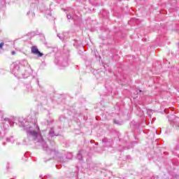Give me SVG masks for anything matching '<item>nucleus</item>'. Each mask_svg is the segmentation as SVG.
<instances>
[{"mask_svg":"<svg viewBox=\"0 0 179 179\" xmlns=\"http://www.w3.org/2000/svg\"><path fill=\"white\" fill-rule=\"evenodd\" d=\"M0 136H1V132H0Z\"/></svg>","mask_w":179,"mask_h":179,"instance_id":"13","label":"nucleus"},{"mask_svg":"<svg viewBox=\"0 0 179 179\" xmlns=\"http://www.w3.org/2000/svg\"><path fill=\"white\" fill-rule=\"evenodd\" d=\"M21 125L23 127L24 131H26L27 136L32 137V140L34 142H35V143H37V142L41 143L44 150H47L48 153H50V155L55 153V150L48 149V146L45 142H44L43 136H41V132L40 131V127H38V124L26 122L25 123H22Z\"/></svg>","mask_w":179,"mask_h":179,"instance_id":"1","label":"nucleus"},{"mask_svg":"<svg viewBox=\"0 0 179 179\" xmlns=\"http://www.w3.org/2000/svg\"><path fill=\"white\" fill-rule=\"evenodd\" d=\"M22 62H25V63H27V62H26V61H24V60H22Z\"/></svg>","mask_w":179,"mask_h":179,"instance_id":"11","label":"nucleus"},{"mask_svg":"<svg viewBox=\"0 0 179 179\" xmlns=\"http://www.w3.org/2000/svg\"><path fill=\"white\" fill-rule=\"evenodd\" d=\"M62 66H68V61H64L61 64Z\"/></svg>","mask_w":179,"mask_h":179,"instance_id":"6","label":"nucleus"},{"mask_svg":"<svg viewBox=\"0 0 179 179\" xmlns=\"http://www.w3.org/2000/svg\"><path fill=\"white\" fill-rule=\"evenodd\" d=\"M3 45H5V43L3 42H1L0 43V49H2V48L3 47Z\"/></svg>","mask_w":179,"mask_h":179,"instance_id":"8","label":"nucleus"},{"mask_svg":"<svg viewBox=\"0 0 179 179\" xmlns=\"http://www.w3.org/2000/svg\"><path fill=\"white\" fill-rule=\"evenodd\" d=\"M11 54H12L13 55H15L16 54V52L13 51V52H11Z\"/></svg>","mask_w":179,"mask_h":179,"instance_id":"9","label":"nucleus"},{"mask_svg":"<svg viewBox=\"0 0 179 179\" xmlns=\"http://www.w3.org/2000/svg\"><path fill=\"white\" fill-rule=\"evenodd\" d=\"M31 50V53L34 54V55H38V57H43V53L38 51V48H37V46H32Z\"/></svg>","mask_w":179,"mask_h":179,"instance_id":"2","label":"nucleus"},{"mask_svg":"<svg viewBox=\"0 0 179 179\" xmlns=\"http://www.w3.org/2000/svg\"><path fill=\"white\" fill-rule=\"evenodd\" d=\"M115 124H119L118 122H117L116 121H115Z\"/></svg>","mask_w":179,"mask_h":179,"instance_id":"12","label":"nucleus"},{"mask_svg":"<svg viewBox=\"0 0 179 179\" xmlns=\"http://www.w3.org/2000/svg\"><path fill=\"white\" fill-rule=\"evenodd\" d=\"M48 135L50 136H58V134H55V131H54V128H50V130L49 131Z\"/></svg>","mask_w":179,"mask_h":179,"instance_id":"4","label":"nucleus"},{"mask_svg":"<svg viewBox=\"0 0 179 179\" xmlns=\"http://www.w3.org/2000/svg\"><path fill=\"white\" fill-rule=\"evenodd\" d=\"M67 19L71 20V19H73V17H72V15L71 14H67Z\"/></svg>","mask_w":179,"mask_h":179,"instance_id":"7","label":"nucleus"},{"mask_svg":"<svg viewBox=\"0 0 179 179\" xmlns=\"http://www.w3.org/2000/svg\"><path fill=\"white\" fill-rule=\"evenodd\" d=\"M11 68L13 69V72H14V73H16V72L19 71L20 66H19V64L15 62L11 65Z\"/></svg>","mask_w":179,"mask_h":179,"instance_id":"3","label":"nucleus"},{"mask_svg":"<svg viewBox=\"0 0 179 179\" xmlns=\"http://www.w3.org/2000/svg\"><path fill=\"white\" fill-rule=\"evenodd\" d=\"M83 152V150H80L79 151V152L77 155V159L78 160H83V157H82V152Z\"/></svg>","mask_w":179,"mask_h":179,"instance_id":"5","label":"nucleus"},{"mask_svg":"<svg viewBox=\"0 0 179 179\" xmlns=\"http://www.w3.org/2000/svg\"><path fill=\"white\" fill-rule=\"evenodd\" d=\"M57 36L59 37V38L62 39V38L59 36V34H57Z\"/></svg>","mask_w":179,"mask_h":179,"instance_id":"10","label":"nucleus"}]
</instances>
